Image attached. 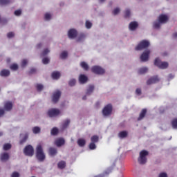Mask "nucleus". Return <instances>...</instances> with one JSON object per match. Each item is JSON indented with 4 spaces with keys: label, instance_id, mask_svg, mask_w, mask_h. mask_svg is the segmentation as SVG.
<instances>
[{
    "label": "nucleus",
    "instance_id": "nucleus-1",
    "mask_svg": "<svg viewBox=\"0 0 177 177\" xmlns=\"http://www.w3.org/2000/svg\"><path fill=\"white\" fill-rule=\"evenodd\" d=\"M35 156L39 162H44V161H45L46 159V155H45V152H44V148H42V145L37 146Z\"/></svg>",
    "mask_w": 177,
    "mask_h": 177
},
{
    "label": "nucleus",
    "instance_id": "nucleus-2",
    "mask_svg": "<svg viewBox=\"0 0 177 177\" xmlns=\"http://www.w3.org/2000/svg\"><path fill=\"white\" fill-rule=\"evenodd\" d=\"M147 156H149V152L147 150H142L140 152L138 161L140 165H145L147 162Z\"/></svg>",
    "mask_w": 177,
    "mask_h": 177
},
{
    "label": "nucleus",
    "instance_id": "nucleus-3",
    "mask_svg": "<svg viewBox=\"0 0 177 177\" xmlns=\"http://www.w3.org/2000/svg\"><path fill=\"white\" fill-rule=\"evenodd\" d=\"M149 46H150V41L142 40L136 46L135 50H143V49H147Z\"/></svg>",
    "mask_w": 177,
    "mask_h": 177
},
{
    "label": "nucleus",
    "instance_id": "nucleus-4",
    "mask_svg": "<svg viewBox=\"0 0 177 177\" xmlns=\"http://www.w3.org/2000/svg\"><path fill=\"white\" fill-rule=\"evenodd\" d=\"M154 65L161 70H165V68H168L169 64L167 62H161L160 58H156L154 61Z\"/></svg>",
    "mask_w": 177,
    "mask_h": 177
},
{
    "label": "nucleus",
    "instance_id": "nucleus-5",
    "mask_svg": "<svg viewBox=\"0 0 177 177\" xmlns=\"http://www.w3.org/2000/svg\"><path fill=\"white\" fill-rule=\"evenodd\" d=\"M111 113H113V105L108 104L102 109V115L104 117H109L111 115Z\"/></svg>",
    "mask_w": 177,
    "mask_h": 177
},
{
    "label": "nucleus",
    "instance_id": "nucleus-6",
    "mask_svg": "<svg viewBox=\"0 0 177 177\" xmlns=\"http://www.w3.org/2000/svg\"><path fill=\"white\" fill-rule=\"evenodd\" d=\"M24 154L27 157H32L34 156V147L32 145H26L24 149Z\"/></svg>",
    "mask_w": 177,
    "mask_h": 177
},
{
    "label": "nucleus",
    "instance_id": "nucleus-7",
    "mask_svg": "<svg viewBox=\"0 0 177 177\" xmlns=\"http://www.w3.org/2000/svg\"><path fill=\"white\" fill-rule=\"evenodd\" d=\"M60 114V110L56 108H52L47 111V115L50 118H55Z\"/></svg>",
    "mask_w": 177,
    "mask_h": 177
},
{
    "label": "nucleus",
    "instance_id": "nucleus-8",
    "mask_svg": "<svg viewBox=\"0 0 177 177\" xmlns=\"http://www.w3.org/2000/svg\"><path fill=\"white\" fill-rule=\"evenodd\" d=\"M91 71L94 74H97V75H103L104 73H106V71L104 68H102L100 66H93L91 67Z\"/></svg>",
    "mask_w": 177,
    "mask_h": 177
},
{
    "label": "nucleus",
    "instance_id": "nucleus-9",
    "mask_svg": "<svg viewBox=\"0 0 177 177\" xmlns=\"http://www.w3.org/2000/svg\"><path fill=\"white\" fill-rule=\"evenodd\" d=\"M67 36L69 39H75L78 37V30L75 28H71L67 32Z\"/></svg>",
    "mask_w": 177,
    "mask_h": 177
},
{
    "label": "nucleus",
    "instance_id": "nucleus-10",
    "mask_svg": "<svg viewBox=\"0 0 177 177\" xmlns=\"http://www.w3.org/2000/svg\"><path fill=\"white\" fill-rule=\"evenodd\" d=\"M149 57H150V50H146L141 54L140 59L142 63H146L149 62Z\"/></svg>",
    "mask_w": 177,
    "mask_h": 177
},
{
    "label": "nucleus",
    "instance_id": "nucleus-11",
    "mask_svg": "<svg viewBox=\"0 0 177 177\" xmlns=\"http://www.w3.org/2000/svg\"><path fill=\"white\" fill-rule=\"evenodd\" d=\"M86 39V33L80 32V34H77V36L75 38V41L77 44H84Z\"/></svg>",
    "mask_w": 177,
    "mask_h": 177
},
{
    "label": "nucleus",
    "instance_id": "nucleus-12",
    "mask_svg": "<svg viewBox=\"0 0 177 177\" xmlns=\"http://www.w3.org/2000/svg\"><path fill=\"white\" fill-rule=\"evenodd\" d=\"M62 96V91L59 90L56 91L53 94L52 97V102L53 103H57L59 100H60V97Z\"/></svg>",
    "mask_w": 177,
    "mask_h": 177
},
{
    "label": "nucleus",
    "instance_id": "nucleus-13",
    "mask_svg": "<svg viewBox=\"0 0 177 177\" xmlns=\"http://www.w3.org/2000/svg\"><path fill=\"white\" fill-rule=\"evenodd\" d=\"M158 20L162 24H167L168 23V20H169V18H168V15L165 14H161L158 17Z\"/></svg>",
    "mask_w": 177,
    "mask_h": 177
},
{
    "label": "nucleus",
    "instance_id": "nucleus-14",
    "mask_svg": "<svg viewBox=\"0 0 177 177\" xmlns=\"http://www.w3.org/2000/svg\"><path fill=\"white\" fill-rule=\"evenodd\" d=\"M138 27H139V23L136 21H131L129 24V30L130 31H136V30H138Z\"/></svg>",
    "mask_w": 177,
    "mask_h": 177
},
{
    "label": "nucleus",
    "instance_id": "nucleus-15",
    "mask_svg": "<svg viewBox=\"0 0 177 177\" xmlns=\"http://www.w3.org/2000/svg\"><path fill=\"white\" fill-rule=\"evenodd\" d=\"M158 81H160V80L158 79V76L157 75L153 76L149 79H148V80L147 81V85H151L153 84H156V82H158Z\"/></svg>",
    "mask_w": 177,
    "mask_h": 177
},
{
    "label": "nucleus",
    "instance_id": "nucleus-16",
    "mask_svg": "<svg viewBox=\"0 0 177 177\" xmlns=\"http://www.w3.org/2000/svg\"><path fill=\"white\" fill-rule=\"evenodd\" d=\"M79 82L81 85H84V84H86L88 82V76L84 74L80 75Z\"/></svg>",
    "mask_w": 177,
    "mask_h": 177
},
{
    "label": "nucleus",
    "instance_id": "nucleus-17",
    "mask_svg": "<svg viewBox=\"0 0 177 177\" xmlns=\"http://www.w3.org/2000/svg\"><path fill=\"white\" fill-rule=\"evenodd\" d=\"M66 140L63 138H59L55 140L57 147H62V146H64Z\"/></svg>",
    "mask_w": 177,
    "mask_h": 177
},
{
    "label": "nucleus",
    "instance_id": "nucleus-18",
    "mask_svg": "<svg viewBox=\"0 0 177 177\" xmlns=\"http://www.w3.org/2000/svg\"><path fill=\"white\" fill-rule=\"evenodd\" d=\"M162 24L158 19L155 20L152 24V27L154 30H160Z\"/></svg>",
    "mask_w": 177,
    "mask_h": 177
},
{
    "label": "nucleus",
    "instance_id": "nucleus-19",
    "mask_svg": "<svg viewBox=\"0 0 177 177\" xmlns=\"http://www.w3.org/2000/svg\"><path fill=\"white\" fill-rule=\"evenodd\" d=\"M115 167V162H113L111 167L106 169V170L103 173L104 175H110V174L113 172V170L114 169Z\"/></svg>",
    "mask_w": 177,
    "mask_h": 177
},
{
    "label": "nucleus",
    "instance_id": "nucleus-20",
    "mask_svg": "<svg viewBox=\"0 0 177 177\" xmlns=\"http://www.w3.org/2000/svg\"><path fill=\"white\" fill-rule=\"evenodd\" d=\"M95 91V86L94 85H89L88 88L86 89V96H91L92 93H93V91Z\"/></svg>",
    "mask_w": 177,
    "mask_h": 177
},
{
    "label": "nucleus",
    "instance_id": "nucleus-21",
    "mask_svg": "<svg viewBox=\"0 0 177 177\" xmlns=\"http://www.w3.org/2000/svg\"><path fill=\"white\" fill-rule=\"evenodd\" d=\"M146 114H147V109H143L140 113L139 117L138 118V121H142V120L146 117Z\"/></svg>",
    "mask_w": 177,
    "mask_h": 177
},
{
    "label": "nucleus",
    "instance_id": "nucleus-22",
    "mask_svg": "<svg viewBox=\"0 0 177 177\" xmlns=\"http://www.w3.org/2000/svg\"><path fill=\"white\" fill-rule=\"evenodd\" d=\"M10 75V71L8 69H3L0 71V77H9Z\"/></svg>",
    "mask_w": 177,
    "mask_h": 177
},
{
    "label": "nucleus",
    "instance_id": "nucleus-23",
    "mask_svg": "<svg viewBox=\"0 0 177 177\" xmlns=\"http://www.w3.org/2000/svg\"><path fill=\"white\" fill-rule=\"evenodd\" d=\"M77 143L79 147H85V145H86V140L84 138H79L77 141Z\"/></svg>",
    "mask_w": 177,
    "mask_h": 177
},
{
    "label": "nucleus",
    "instance_id": "nucleus-24",
    "mask_svg": "<svg viewBox=\"0 0 177 177\" xmlns=\"http://www.w3.org/2000/svg\"><path fill=\"white\" fill-rule=\"evenodd\" d=\"M48 153L51 157H55L57 154V149L55 147H50L48 149Z\"/></svg>",
    "mask_w": 177,
    "mask_h": 177
},
{
    "label": "nucleus",
    "instance_id": "nucleus-25",
    "mask_svg": "<svg viewBox=\"0 0 177 177\" xmlns=\"http://www.w3.org/2000/svg\"><path fill=\"white\" fill-rule=\"evenodd\" d=\"M13 109V104L10 102H8L4 104V109L6 111H10Z\"/></svg>",
    "mask_w": 177,
    "mask_h": 177
},
{
    "label": "nucleus",
    "instance_id": "nucleus-26",
    "mask_svg": "<svg viewBox=\"0 0 177 177\" xmlns=\"http://www.w3.org/2000/svg\"><path fill=\"white\" fill-rule=\"evenodd\" d=\"M68 57V52L64 50L59 54V59L62 60H66Z\"/></svg>",
    "mask_w": 177,
    "mask_h": 177
},
{
    "label": "nucleus",
    "instance_id": "nucleus-27",
    "mask_svg": "<svg viewBox=\"0 0 177 177\" xmlns=\"http://www.w3.org/2000/svg\"><path fill=\"white\" fill-rule=\"evenodd\" d=\"M28 139V133H26L19 141L20 145H24Z\"/></svg>",
    "mask_w": 177,
    "mask_h": 177
},
{
    "label": "nucleus",
    "instance_id": "nucleus-28",
    "mask_svg": "<svg viewBox=\"0 0 177 177\" xmlns=\"http://www.w3.org/2000/svg\"><path fill=\"white\" fill-rule=\"evenodd\" d=\"M10 156L8 152H4L1 155V161H8L9 160Z\"/></svg>",
    "mask_w": 177,
    "mask_h": 177
},
{
    "label": "nucleus",
    "instance_id": "nucleus-29",
    "mask_svg": "<svg viewBox=\"0 0 177 177\" xmlns=\"http://www.w3.org/2000/svg\"><path fill=\"white\" fill-rule=\"evenodd\" d=\"M51 136H57L59 135V129L57 127H53L50 130Z\"/></svg>",
    "mask_w": 177,
    "mask_h": 177
},
{
    "label": "nucleus",
    "instance_id": "nucleus-30",
    "mask_svg": "<svg viewBox=\"0 0 177 177\" xmlns=\"http://www.w3.org/2000/svg\"><path fill=\"white\" fill-rule=\"evenodd\" d=\"M51 77L53 80H59L60 78V72L54 71L51 74Z\"/></svg>",
    "mask_w": 177,
    "mask_h": 177
},
{
    "label": "nucleus",
    "instance_id": "nucleus-31",
    "mask_svg": "<svg viewBox=\"0 0 177 177\" xmlns=\"http://www.w3.org/2000/svg\"><path fill=\"white\" fill-rule=\"evenodd\" d=\"M124 19H129L131 17V9L126 8L124 11Z\"/></svg>",
    "mask_w": 177,
    "mask_h": 177
},
{
    "label": "nucleus",
    "instance_id": "nucleus-32",
    "mask_svg": "<svg viewBox=\"0 0 177 177\" xmlns=\"http://www.w3.org/2000/svg\"><path fill=\"white\" fill-rule=\"evenodd\" d=\"M118 136L120 139H125L128 136V131H122L118 133Z\"/></svg>",
    "mask_w": 177,
    "mask_h": 177
},
{
    "label": "nucleus",
    "instance_id": "nucleus-33",
    "mask_svg": "<svg viewBox=\"0 0 177 177\" xmlns=\"http://www.w3.org/2000/svg\"><path fill=\"white\" fill-rule=\"evenodd\" d=\"M80 66L84 71H88V70H89V65L85 62H82L80 63Z\"/></svg>",
    "mask_w": 177,
    "mask_h": 177
},
{
    "label": "nucleus",
    "instance_id": "nucleus-34",
    "mask_svg": "<svg viewBox=\"0 0 177 177\" xmlns=\"http://www.w3.org/2000/svg\"><path fill=\"white\" fill-rule=\"evenodd\" d=\"M57 167L59 169H64L66 168V161L64 160H61L57 163Z\"/></svg>",
    "mask_w": 177,
    "mask_h": 177
},
{
    "label": "nucleus",
    "instance_id": "nucleus-35",
    "mask_svg": "<svg viewBox=\"0 0 177 177\" xmlns=\"http://www.w3.org/2000/svg\"><path fill=\"white\" fill-rule=\"evenodd\" d=\"M68 85L72 88L73 86H75L77 85V80L74 78L71 79L68 82Z\"/></svg>",
    "mask_w": 177,
    "mask_h": 177
},
{
    "label": "nucleus",
    "instance_id": "nucleus-36",
    "mask_svg": "<svg viewBox=\"0 0 177 177\" xmlns=\"http://www.w3.org/2000/svg\"><path fill=\"white\" fill-rule=\"evenodd\" d=\"M32 131L35 135H38V133H41V127L36 126L32 129Z\"/></svg>",
    "mask_w": 177,
    "mask_h": 177
},
{
    "label": "nucleus",
    "instance_id": "nucleus-37",
    "mask_svg": "<svg viewBox=\"0 0 177 177\" xmlns=\"http://www.w3.org/2000/svg\"><path fill=\"white\" fill-rule=\"evenodd\" d=\"M3 149L4 151H8V150H10L12 149V144L10 143H6L3 146Z\"/></svg>",
    "mask_w": 177,
    "mask_h": 177
},
{
    "label": "nucleus",
    "instance_id": "nucleus-38",
    "mask_svg": "<svg viewBox=\"0 0 177 177\" xmlns=\"http://www.w3.org/2000/svg\"><path fill=\"white\" fill-rule=\"evenodd\" d=\"M91 140L92 143H97L99 142V136L94 135L91 136Z\"/></svg>",
    "mask_w": 177,
    "mask_h": 177
},
{
    "label": "nucleus",
    "instance_id": "nucleus-39",
    "mask_svg": "<svg viewBox=\"0 0 177 177\" xmlns=\"http://www.w3.org/2000/svg\"><path fill=\"white\" fill-rule=\"evenodd\" d=\"M44 20L46 21H50V20H52V15H50V13L46 12L44 15Z\"/></svg>",
    "mask_w": 177,
    "mask_h": 177
},
{
    "label": "nucleus",
    "instance_id": "nucleus-40",
    "mask_svg": "<svg viewBox=\"0 0 177 177\" xmlns=\"http://www.w3.org/2000/svg\"><path fill=\"white\" fill-rule=\"evenodd\" d=\"M71 120L70 119H66L64 123L62 124V128L63 129H66L68 125H70Z\"/></svg>",
    "mask_w": 177,
    "mask_h": 177
},
{
    "label": "nucleus",
    "instance_id": "nucleus-41",
    "mask_svg": "<svg viewBox=\"0 0 177 177\" xmlns=\"http://www.w3.org/2000/svg\"><path fill=\"white\" fill-rule=\"evenodd\" d=\"M10 70H12V71H17L19 70V65L17 64H12L10 66Z\"/></svg>",
    "mask_w": 177,
    "mask_h": 177
},
{
    "label": "nucleus",
    "instance_id": "nucleus-42",
    "mask_svg": "<svg viewBox=\"0 0 177 177\" xmlns=\"http://www.w3.org/2000/svg\"><path fill=\"white\" fill-rule=\"evenodd\" d=\"M148 70L149 69L147 68V67H143L138 70V73H139V74H146V73H147Z\"/></svg>",
    "mask_w": 177,
    "mask_h": 177
},
{
    "label": "nucleus",
    "instance_id": "nucleus-43",
    "mask_svg": "<svg viewBox=\"0 0 177 177\" xmlns=\"http://www.w3.org/2000/svg\"><path fill=\"white\" fill-rule=\"evenodd\" d=\"M50 62V58L48 57H44L42 59V63L43 64H49V63Z\"/></svg>",
    "mask_w": 177,
    "mask_h": 177
},
{
    "label": "nucleus",
    "instance_id": "nucleus-44",
    "mask_svg": "<svg viewBox=\"0 0 177 177\" xmlns=\"http://www.w3.org/2000/svg\"><path fill=\"white\" fill-rule=\"evenodd\" d=\"M50 50L48 48H45L42 53H41L40 56H42L43 57H45V56H46V55H48V53H50Z\"/></svg>",
    "mask_w": 177,
    "mask_h": 177
},
{
    "label": "nucleus",
    "instance_id": "nucleus-45",
    "mask_svg": "<svg viewBox=\"0 0 177 177\" xmlns=\"http://www.w3.org/2000/svg\"><path fill=\"white\" fill-rule=\"evenodd\" d=\"M171 127H172L173 129H177V118L174 119L171 121Z\"/></svg>",
    "mask_w": 177,
    "mask_h": 177
},
{
    "label": "nucleus",
    "instance_id": "nucleus-46",
    "mask_svg": "<svg viewBox=\"0 0 177 177\" xmlns=\"http://www.w3.org/2000/svg\"><path fill=\"white\" fill-rule=\"evenodd\" d=\"M36 88L37 92H41L44 90V85L41 84H37L36 85Z\"/></svg>",
    "mask_w": 177,
    "mask_h": 177
},
{
    "label": "nucleus",
    "instance_id": "nucleus-47",
    "mask_svg": "<svg viewBox=\"0 0 177 177\" xmlns=\"http://www.w3.org/2000/svg\"><path fill=\"white\" fill-rule=\"evenodd\" d=\"M120 12H121V9H120V8L118 7L114 8V10L112 11V13L114 16H117V15H118Z\"/></svg>",
    "mask_w": 177,
    "mask_h": 177
},
{
    "label": "nucleus",
    "instance_id": "nucleus-48",
    "mask_svg": "<svg viewBox=\"0 0 177 177\" xmlns=\"http://www.w3.org/2000/svg\"><path fill=\"white\" fill-rule=\"evenodd\" d=\"M90 150H96V144L95 142H91L88 145Z\"/></svg>",
    "mask_w": 177,
    "mask_h": 177
},
{
    "label": "nucleus",
    "instance_id": "nucleus-49",
    "mask_svg": "<svg viewBox=\"0 0 177 177\" xmlns=\"http://www.w3.org/2000/svg\"><path fill=\"white\" fill-rule=\"evenodd\" d=\"M85 27L87 30L92 28V24L89 21H86Z\"/></svg>",
    "mask_w": 177,
    "mask_h": 177
},
{
    "label": "nucleus",
    "instance_id": "nucleus-50",
    "mask_svg": "<svg viewBox=\"0 0 177 177\" xmlns=\"http://www.w3.org/2000/svg\"><path fill=\"white\" fill-rule=\"evenodd\" d=\"M7 38H8V39H12V38H15V32H9L8 33H7Z\"/></svg>",
    "mask_w": 177,
    "mask_h": 177
},
{
    "label": "nucleus",
    "instance_id": "nucleus-51",
    "mask_svg": "<svg viewBox=\"0 0 177 177\" xmlns=\"http://www.w3.org/2000/svg\"><path fill=\"white\" fill-rule=\"evenodd\" d=\"M8 21H9L8 20V19L2 18L1 20H0V24H3V25L8 24Z\"/></svg>",
    "mask_w": 177,
    "mask_h": 177
},
{
    "label": "nucleus",
    "instance_id": "nucleus-52",
    "mask_svg": "<svg viewBox=\"0 0 177 177\" xmlns=\"http://www.w3.org/2000/svg\"><path fill=\"white\" fill-rule=\"evenodd\" d=\"M10 3V0H0V5H8Z\"/></svg>",
    "mask_w": 177,
    "mask_h": 177
},
{
    "label": "nucleus",
    "instance_id": "nucleus-53",
    "mask_svg": "<svg viewBox=\"0 0 177 177\" xmlns=\"http://www.w3.org/2000/svg\"><path fill=\"white\" fill-rule=\"evenodd\" d=\"M14 15L15 16H21V10H16L15 12H14Z\"/></svg>",
    "mask_w": 177,
    "mask_h": 177
},
{
    "label": "nucleus",
    "instance_id": "nucleus-54",
    "mask_svg": "<svg viewBox=\"0 0 177 177\" xmlns=\"http://www.w3.org/2000/svg\"><path fill=\"white\" fill-rule=\"evenodd\" d=\"M158 177H168V174H167V172H160L158 175Z\"/></svg>",
    "mask_w": 177,
    "mask_h": 177
},
{
    "label": "nucleus",
    "instance_id": "nucleus-55",
    "mask_svg": "<svg viewBox=\"0 0 177 177\" xmlns=\"http://www.w3.org/2000/svg\"><path fill=\"white\" fill-rule=\"evenodd\" d=\"M136 95H137V96H140V95H142V89H140L139 88H136Z\"/></svg>",
    "mask_w": 177,
    "mask_h": 177
},
{
    "label": "nucleus",
    "instance_id": "nucleus-56",
    "mask_svg": "<svg viewBox=\"0 0 177 177\" xmlns=\"http://www.w3.org/2000/svg\"><path fill=\"white\" fill-rule=\"evenodd\" d=\"M11 177H20V174L17 171H14L12 174Z\"/></svg>",
    "mask_w": 177,
    "mask_h": 177
},
{
    "label": "nucleus",
    "instance_id": "nucleus-57",
    "mask_svg": "<svg viewBox=\"0 0 177 177\" xmlns=\"http://www.w3.org/2000/svg\"><path fill=\"white\" fill-rule=\"evenodd\" d=\"M27 63H28L27 59H23L22 62H21V66L22 67H26L27 66Z\"/></svg>",
    "mask_w": 177,
    "mask_h": 177
},
{
    "label": "nucleus",
    "instance_id": "nucleus-58",
    "mask_svg": "<svg viewBox=\"0 0 177 177\" xmlns=\"http://www.w3.org/2000/svg\"><path fill=\"white\" fill-rule=\"evenodd\" d=\"M175 78V75L172 73L169 74L168 75V81H171V80H174Z\"/></svg>",
    "mask_w": 177,
    "mask_h": 177
},
{
    "label": "nucleus",
    "instance_id": "nucleus-59",
    "mask_svg": "<svg viewBox=\"0 0 177 177\" xmlns=\"http://www.w3.org/2000/svg\"><path fill=\"white\" fill-rule=\"evenodd\" d=\"M37 71V69L32 68L30 71H29V74L31 75V74H35V72Z\"/></svg>",
    "mask_w": 177,
    "mask_h": 177
},
{
    "label": "nucleus",
    "instance_id": "nucleus-60",
    "mask_svg": "<svg viewBox=\"0 0 177 177\" xmlns=\"http://www.w3.org/2000/svg\"><path fill=\"white\" fill-rule=\"evenodd\" d=\"M5 114V109L0 108V117H2Z\"/></svg>",
    "mask_w": 177,
    "mask_h": 177
},
{
    "label": "nucleus",
    "instance_id": "nucleus-61",
    "mask_svg": "<svg viewBox=\"0 0 177 177\" xmlns=\"http://www.w3.org/2000/svg\"><path fill=\"white\" fill-rule=\"evenodd\" d=\"M106 0H98V3H100V5H103L106 3Z\"/></svg>",
    "mask_w": 177,
    "mask_h": 177
},
{
    "label": "nucleus",
    "instance_id": "nucleus-62",
    "mask_svg": "<svg viewBox=\"0 0 177 177\" xmlns=\"http://www.w3.org/2000/svg\"><path fill=\"white\" fill-rule=\"evenodd\" d=\"M37 49H41L42 48V43H39L36 46Z\"/></svg>",
    "mask_w": 177,
    "mask_h": 177
},
{
    "label": "nucleus",
    "instance_id": "nucleus-63",
    "mask_svg": "<svg viewBox=\"0 0 177 177\" xmlns=\"http://www.w3.org/2000/svg\"><path fill=\"white\" fill-rule=\"evenodd\" d=\"M172 38H174V39H177V32L173 33Z\"/></svg>",
    "mask_w": 177,
    "mask_h": 177
},
{
    "label": "nucleus",
    "instance_id": "nucleus-64",
    "mask_svg": "<svg viewBox=\"0 0 177 177\" xmlns=\"http://www.w3.org/2000/svg\"><path fill=\"white\" fill-rule=\"evenodd\" d=\"M12 62V59H10V57H8L7 59H6V63L8 64H10V63Z\"/></svg>",
    "mask_w": 177,
    "mask_h": 177
}]
</instances>
